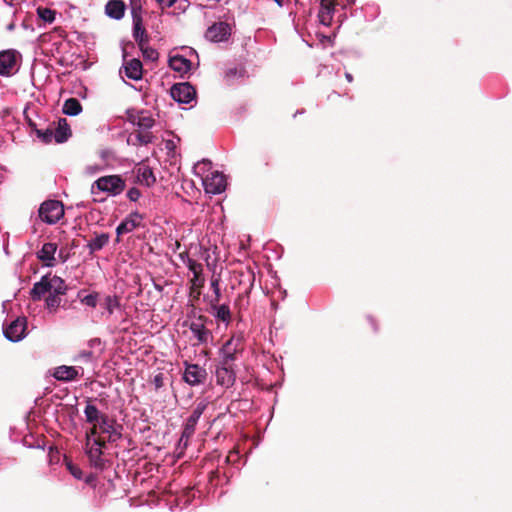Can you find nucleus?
Here are the masks:
<instances>
[{"label":"nucleus","mask_w":512,"mask_h":512,"mask_svg":"<svg viewBox=\"0 0 512 512\" xmlns=\"http://www.w3.org/2000/svg\"><path fill=\"white\" fill-rule=\"evenodd\" d=\"M85 420L91 427L86 432H95V437L105 435V442H116L122 437V427L107 414L101 412L90 401L84 408Z\"/></svg>","instance_id":"1"},{"label":"nucleus","mask_w":512,"mask_h":512,"mask_svg":"<svg viewBox=\"0 0 512 512\" xmlns=\"http://www.w3.org/2000/svg\"><path fill=\"white\" fill-rule=\"evenodd\" d=\"M67 287L64 280L56 275H45L39 282H36L31 289L33 300H40L45 294H48L45 302L46 307L55 311L61 304V296L65 295Z\"/></svg>","instance_id":"2"},{"label":"nucleus","mask_w":512,"mask_h":512,"mask_svg":"<svg viewBox=\"0 0 512 512\" xmlns=\"http://www.w3.org/2000/svg\"><path fill=\"white\" fill-rule=\"evenodd\" d=\"M127 119L133 126L139 129V132L135 136L139 144L147 145L153 142L154 137L148 132L155 124V119L151 111L128 110Z\"/></svg>","instance_id":"3"},{"label":"nucleus","mask_w":512,"mask_h":512,"mask_svg":"<svg viewBox=\"0 0 512 512\" xmlns=\"http://www.w3.org/2000/svg\"><path fill=\"white\" fill-rule=\"evenodd\" d=\"M105 443V439L95 437V432H86L85 454L89 459L90 465L99 470L105 467V459L103 457Z\"/></svg>","instance_id":"4"},{"label":"nucleus","mask_w":512,"mask_h":512,"mask_svg":"<svg viewBox=\"0 0 512 512\" xmlns=\"http://www.w3.org/2000/svg\"><path fill=\"white\" fill-rule=\"evenodd\" d=\"M125 181L119 175H108L98 178L91 186V193L96 190L112 196L121 194L125 189Z\"/></svg>","instance_id":"5"},{"label":"nucleus","mask_w":512,"mask_h":512,"mask_svg":"<svg viewBox=\"0 0 512 512\" xmlns=\"http://www.w3.org/2000/svg\"><path fill=\"white\" fill-rule=\"evenodd\" d=\"M38 214L43 222L52 225L64 216V206L60 201L47 200L40 205Z\"/></svg>","instance_id":"6"},{"label":"nucleus","mask_w":512,"mask_h":512,"mask_svg":"<svg viewBox=\"0 0 512 512\" xmlns=\"http://www.w3.org/2000/svg\"><path fill=\"white\" fill-rule=\"evenodd\" d=\"M242 350V337L241 336H232L229 340H227L219 351L220 360L219 362H223L226 364H233L236 360V355Z\"/></svg>","instance_id":"7"},{"label":"nucleus","mask_w":512,"mask_h":512,"mask_svg":"<svg viewBox=\"0 0 512 512\" xmlns=\"http://www.w3.org/2000/svg\"><path fill=\"white\" fill-rule=\"evenodd\" d=\"M204 190L208 194H220L226 189L225 176L218 171H211L210 176L205 177L202 182Z\"/></svg>","instance_id":"8"},{"label":"nucleus","mask_w":512,"mask_h":512,"mask_svg":"<svg viewBox=\"0 0 512 512\" xmlns=\"http://www.w3.org/2000/svg\"><path fill=\"white\" fill-rule=\"evenodd\" d=\"M171 96L179 103L190 104L195 99L196 91L194 87L187 82L178 83L172 86Z\"/></svg>","instance_id":"9"},{"label":"nucleus","mask_w":512,"mask_h":512,"mask_svg":"<svg viewBox=\"0 0 512 512\" xmlns=\"http://www.w3.org/2000/svg\"><path fill=\"white\" fill-rule=\"evenodd\" d=\"M216 383L222 387H231L236 379V373L233 364L224 365L219 362L215 370Z\"/></svg>","instance_id":"10"},{"label":"nucleus","mask_w":512,"mask_h":512,"mask_svg":"<svg viewBox=\"0 0 512 512\" xmlns=\"http://www.w3.org/2000/svg\"><path fill=\"white\" fill-rule=\"evenodd\" d=\"M26 318L18 317L4 328V336L11 342H19L25 337Z\"/></svg>","instance_id":"11"},{"label":"nucleus","mask_w":512,"mask_h":512,"mask_svg":"<svg viewBox=\"0 0 512 512\" xmlns=\"http://www.w3.org/2000/svg\"><path fill=\"white\" fill-rule=\"evenodd\" d=\"M207 377V372L198 364L185 363V370L183 374L184 381L190 386L202 384Z\"/></svg>","instance_id":"12"},{"label":"nucleus","mask_w":512,"mask_h":512,"mask_svg":"<svg viewBox=\"0 0 512 512\" xmlns=\"http://www.w3.org/2000/svg\"><path fill=\"white\" fill-rule=\"evenodd\" d=\"M18 70L17 53L14 50L0 52V75L11 76Z\"/></svg>","instance_id":"13"},{"label":"nucleus","mask_w":512,"mask_h":512,"mask_svg":"<svg viewBox=\"0 0 512 512\" xmlns=\"http://www.w3.org/2000/svg\"><path fill=\"white\" fill-rule=\"evenodd\" d=\"M231 34V26L226 22H217L211 25L206 31V38L212 42H223Z\"/></svg>","instance_id":"14"},{"label":"nucleus","mask_w":512,"mask_h":512,"mask_svg":"<svg viewBox=\"0 0 512 512\" xmlns=\"http://www.w3.org/2000/svg\"><path fill=\"white\" fill-rule=\"evenodd\" d=\"M206 408H207V402L204 400H202L196 404L194 410L192 411V414L189 416V418L186 420V422L183 426L182 432H184V437L193 436L196 426H197V423Z\"/></svg>","instance_id":"15"},{"label":"nucleus","mask_w":512,"mask_h":512,"mask_svg":"<svg viewBox=\"0 0 512 512\" xmlns=\"http://www.w3.org/2000/svg\"><path fill=\"white\" fill-rule=\"evenodd\" d=\"M219 301L220 300H209L210 313L216 320L228 326L232 319L230 308L226 304L220 305Z\"/></svg>","instance_id":"16"},{"label":"nucleus","mask_w":512,"mask_h":512,"mask_svg":"<svg viewBox=\"0 0 512 512\" xmlns=\"http://www.w3.org/2000/svg\"><path fill=\"white\" fill-rule=\"evenodd\" d=\"M143 220L142 215L138 212H132L127 216L116 228L117 236L132 232L134 229L141 225Z\"/></svg>","instance_id":"17"},{"label":"nucleus","mask_w":512,"mask_h":512,"mask_svg":"<svg viewBox=\"0 0 512 512\" xmlns=\"http://www.w3.org/2000/svg\"><path fill=\"white\" fill-rule=\"evenodd\" d=\"M57 249L58 246L56 243H44L42 248L37 252V257L46 267H54L56 265L55 254Z\"/></svg>","instance_id":"18"},{"label":"nucleus","mask_w":512,"mask_h":512,"mask_svg":"<svg viewBox=\"0 0 512 512\" xmlns=\"http://www.w3.org/2000/svg\"><path fill=\"white\" fill-rule=\"evenodd\" d=\"M189 329L200 344L207 343L211 336V333L206 328L205 321L202 317L191 321L189 324Z\"/></svg>","instance_id":"19"},{"label":"nucleus","mask_w":512,"mask_h":512,"mask_svg":"<svg viewBox=\"0 0 512 512\" xmlns=\"http://www.w3.org/2000/svg\"><path fill=\"white\" fill-rule=\"evenodd\" d=\"M169 66L172 70L184 76L190 72L192 63L184 56L176 54L169 58Z\"/></svg>","instance_id":"20"},{"label":"nucleus","mask_w":512,"mask_h":512,"mask_svg":"<svg viewBox=\"0 0 512 512\" xmlns=\"http://www.w3.org/2000/svg\"><path fill=\"white\" fill-rule=\"evenodd\" d=\"M185 264L187 265L189 271H191L193 274V278L191 279L192 286L197 288L202 287L204 284V279L202 278V264L191 258H187Z\"/></svg>","instance_id":"21"},{"label":"nucleus","mask_w":512,"mask_h":512,"mask_svg":"<svg viewBox=\"0 0 512 512\" xmlns=\"http://www.w3.org/2000/svg\"><path fill=\"white\" fill-rule=\"evenodd\" d=\"M54 130V142L63 143L71 136V130L65 118H60L57 125H52Z\"/></svg>","instance_id":"22"},{"label":"nucleus","mask_w":512,"mask_h":512,"mask_svg":"<svg viewBox=\"0 0 512 512\" xmlns=\"http://www.w3.org/2000/svg\"><path fill=\"white\" fill-rule=\"evenodd\" d=\"M124 72L129 79L140 80L143 73L141 61L136 58L126 61L124 64Z\"/></svg>","instance_id":"23"},{"label":"nucleus","mask_w":512,"mask_h":512,"mask_svg":"<svg viewBox=\"0 0 512 512\" xmlns=\"http://www.w3.org/2000/svg\"><path fill=\"white\" fill-rule=\"evenodd\" d=\"M105 12L110 18L119 20L124 17L125 4L122 0H109L105 6Z\"/></svg>","instance_id":"24"},{"label":"nucleus","mask_w":512,"mask_h":512,"mask_svg":"<svg viewBox=\"0 0 512 512\" xmlns=\"http://www.w3.org/2000/svg\"><path fill=\"white\" fill-rule=\"evenodd\" d=\"M101 306L103 307L106 317L109 318L113 315V313L121 308V302L120 297L118 295H106L103 298V301L101 303Z\"/></svg>","instance_id":"25"},{"label":"nucleus","mask_w":512,"mask_h":512,"mask_svg":"<svg viewBox=\"0 0 512 512\" xmlns=\"http://www.w3.org/2000/svg\"><path fill=\"white\" fill-rule=\"evenodd\" d=\"M78 375V370L75 367L65 365L57 367L53 373V376L61 381H72L76 379Z\"/></svg>","instance_id":"26"},{"label":"nucleus","mask_w":512,"mask_h":512,"mask_svg":"<svg viewBox=\"0 0 512 512\" xmlns=\"http://www.w3.org/2000/svg\"><path fill=\"white\" fill-rule=\"evenodd\" d=\"M335 12V3L321 4L318 12L319 22L324 26H330Z\"/></svg>","instance_id":"27"},{"label":"nucleus","mask_w":512,"mask_h":512,"mask_svg":"<svg viewBox=\"0 0 512 512\" xmlns=\"http://www.w3.org/2000/svg\"><path fill=\"white\" fill-rule=\"evenodd\" d=\"M136 178L140 184L145 185L147 187L153 185L156 181L152 169L145 165L137 169Z\"/></svg>","instance_id":"28"},{"label":"nucleus","mask_w":512,"mask_h":512,"mask_svg":"<svg viewBox=\"0 0 512 512\" xmlns=\"http://www.w3.org/2000/svg\"><path fill=\"white\" fill-rule=\"evenodd\" d=\"M109 239L110 236L107 233L96 234L95 237L87 243V248L89 249L90 254H93L105 247L108 244Z\"/></svg>","instance_id":"29"},{"label":"nucleus","mask_w":512,"mask_h":512,"mask_svg":"<svg viewBox=\"0 0 512 512\" xmlns=\"http://www.w3.org/2000/svg\"><path fill=\"white\" fill-rule=\"evenodd\" d=\"M77 298L79 299L81 304L90 308H95L99 300V293L93 291L91 293L86 294V290H80L77 293Z\"/></svg>","instance_id":"30"},{"label":"nucleus","mask_w":512,"mask_h":512,"mask_svg":"<svg viewBox=\"0 0 512 512\" xmlns=\"http://www.w3.org/2000/svg\"><path fill=\"white\" fill-rule=\"evenodd\" d=\"M212 170V163L209 160H202L195 164L194 166V174L204 181L205 177L210 176V172Z\"/></svg>","instance_id":"31"},{"label":"nucleus","mask_w":512,"mask_h":512,"mask_svg":"<svg viewBox=\"0 0 512 512\" xmlns=\"http://www.w3.org/2000/svg\"><path fill=\"white\" fill-rule=\"evenodd\" d=\"M62 111L69 116H76L82 111V106L76 98H69L64 102Z\"/></svg>","instance_id":"32"},{"label":"nucleus","mask_w":512,"mask_h":512,"mask_svg":"<svg viewBox=\"0 0 512 512\" xmlns=\"http://www.w3.org/2000/svg\"><path fill=\"white\" fill-rule=\"evenodd\" d=\"M133 37L138 42L141 49H143V46L147 43V35L145 28L143 27V21L133 23Z\"/></svg>","instance_id":"33"},{"label":"nucleus","mask_w":512,"mask_h":512,"mask_svg":"<svg viewBox=\"0 0 512 512\" xmlns=\"http://www.w3.org/2000/svg\"><path fill=\"white\" fill-rule=\"evenodd\" d=\"M37 137L46 144H49L54 141V130L53 126L50 125L46 129H37L36 130Z\"/></svg>","instance_id":"34"},{"label":"nucleus","mask_w":512,"mask_h":512,"mask_svg":"<svg viewBox=\"0 0 512 512\" xmlns=\"http://www.w3.org/2000/svg\"><path fill=\"white\" fill-rule=\"evenodd\" d=\"M131 14L133 23L142 22V7L140 4L132 2Z\"/></svg>","instance_id":"35"},{"label":"nucleus","mask_w":512,"mask_h":512,"mask_svg":"<svg viewBox=\"0 0 512 512\" xmlns=\"http://www.w3.org/2000/svg\"><path fill=\"white\" fill-rule=\"evenodd\" d=\"M192 436H187V437H184V432L181 433V437L178 441V444H177V447H176V451L178 452V457H180L185 449L188 447V444H189V440Z\"/></svg>","instance_id":"36"},{"label":"nucleus","mask_w":512,"mask_h":512,"mask_svg":"<svg viewBox=\"0 0 512 512\" xmlns=\"http://www.w3.org/2000/svg\"><path fill=\"white\" fill-rule=\"evenodd\" d=\"M38 14L45 22L52 23L55 20V13L50 9H39Z\"/></svg>","instance_id":"37"},{"label":"nucleus","mask_w":512,"mask_h":512,"mask_svg":"<svg viewBox=\"0 0 512 512\" xmlns=\"http://www.w3.org/2000/svg\"><path fill=\"white\" fill-rule=\"evenodd\" d=\"M180 139L178 137H173L171 139L165 140V149L170 154H175L177 144L179 143Z\"/></svg>","instance_id":"38"},{"label":"nucleus","mask_w":512,"mask_h":512,"mask_svg":"<svg viewBox=\"0 0 512 512\" xmlns=\"http://www.w3.org/2000/svg\"><path fill=\"white\" fill-rule=\"evenodd\" d=\"M211 287L214 292V297L210 300H220L221 298V291H220V280L219 278H212L211 280Z\"/></svg>","instance_id":"39"},{"label":"nucleus","mask_w":512,"mask_h":512,"mask_svg":"<svg viewBox=\"0 0 512 512\" xmlns=\"http://www.w3.org/2000/svg\"><path fill=\"white\" fill-rule=\"evenodd\" d=\"M77 358L84 362H91L94 360V352L92 350H82L79 352Z\"/></svg>","instance_id":"40"},{"label":"nucleus","mask_w":512,"mask_h":512,"mask_svg":"<svg viewBox=\"0 0 512 512\" xmlns=\"http://www.w3.org/2000/svg\"><path fill=\"white\" fill-rule=\"evenodd\" d=\"M127 197L130 201L136 202L141 197L139 189L132 187L127 192Z\"/></svg>","instance_id":"41"},{"label":"nucleus","mask_w":512,"mask_h":512,"mask_svg":"<svg viewBox=\"0 0 512 512\" xmlns=\"http://www.w3.org/2000/svg\"><path fill=\"white\" fill-rule=\"evenodd\" d=\"M143 54L146 58L150 60H156L158 58V52L151 48H143Z\"/></svg>","instance_id":"42"},{"label":"nucleus","mask_w":512,"mask_h":512,"mask_svg":"<svg viewBox=\"0 0 512 512\" xmlns=\"http://www.w3.org/2000/svg\"><path fill=\"white\" fill-rule=\"evenodd\" d=\"M70 473L76 478V479H81L82 478V471L80 468L72 465L71 463H69L67 465Z\"/></svg>","instance_id":"43"},{"label":"nucleus","mask_w":512,"mask_h":512,"mask_svg":"<svg viewBox=\"0 0 512 512\" xmlns=\"http://www.w3.org/2000/svg\"><path fill=\"white\" fill-rule=\"evenodd\" d=\"M89 350H93L95 348H99L101 350L102 342L99 338L90 339L87 343Z\"/></svg>","instance_id":"44"},{"label":"nucleus","mask_w":512,"mask_h":512,"mask_svg":"<svg viewBox=\"0 0 512 512\" xmlns=\"http://www.w3.org/2000/svg\"><path fill=\"white\" fill-rule=\"evenodd\" d=\"M162 9L173 6L177 0H155Z\"/></svg>","instance_id":"45"},{"label":"nucleus","mask_w":512,"mask_h":512,"mask_svg":"<svg viewBox=\"0 0 512 512\" xmlns=\"http://www.w3.org/2000/svg\"><path fill=\"white\" fill-rule=\"evenodd\" d=\"M101 170V167L99 165H89L86 167L85 171L89 175H94L98 173Z\"/></svg>","instance_id":"46"},{"label":"nucleus","mask_w":512,"mask_h":512,"mask_svg":"<svg viewBox=\"0 0 512 512\" xmlns=\"http://www.w3.org/2000/svg\"><path fill=\"white\" fill-rule=\"evenodd\" d=\"M154 384H155V387L158 389V388H161L162 385H163V377H162V374H158L154 377V380H153Z\"/></svg>","instance_id":"47"},{"label":"nucleus","mask_w":512,"mask_h":512,"mask_svg":"<svg viewBox=\"0 0 512 512\" xmlns=\"http://www.w3.org/2000/svg\"><path fill=\"white\" fill-rule=\"evenodd\" d=\"M321 4H329V3H335L336 0H318Z\"/></svg>","instance_id":"48"},{"label":"nucleus","mask_w":512,"mask_h":512,"mask_svg":"<svg viewBox=\"0 0 512 512\" xmlns=\"http://www.w3.org/2000/svg\"><path fill=\"white\" fill-rule=\"evenodd\" d=\"M345 77H346V79H347V81H348V82H352V80H353V76H352L350 73H346V74H345Z\"/></svg>","instance_id":"49"},{"label":"nucleus","mask_w":512,"mask_h":512,"mask_svg":"<svg viewBox=\"0 0 512 512\" xmlns=\"http://www.w3.org/2000/svg\"><path fill=\"white\" fill-rule=\"evenodd\" d=\"M279 7H282L283 6V1L284 0H273Z\"/></svg>","instance_id":"50"}]
</instances>
